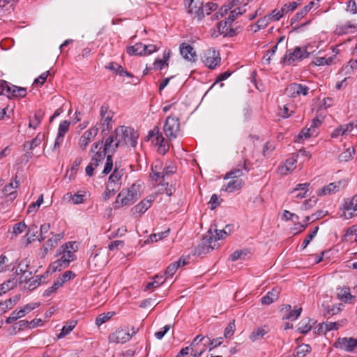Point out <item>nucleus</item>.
Here are the masks:
<instances>
[{
	"mask_svg": "<svg viewBox=\"0 0 357 357\" xmlns=\"http://www.w3.org/2000/svg\"><path fill=\"white\" fill-rule=\"evenodd\" d=\"M112 133L121 146L126 145L135 147L137 144L139 134L132 128L124 126H119Z\"/></svg>",
	"mask_w": 357,
	"mask_h": 357,
	"instance_id": "f257e3e1",
	"label": "nucleus"
},
{
	"mask_svg": "<svg viewBox=\"0 0 357 357\" xmlns=\"http://www.w3.org/2000/svg\"><path fill=\"white\" fill-rule=\"evenodd\" d=\"M119 146H121L120 144L116 140V137L112 132L105 141L101 140L93 143L91 147V152L103 154L102 159L104 160L106 154H111L113 156Z\"/></svg>",
	"mask_w": 357,
	"mask_h": 357,
	"instance_id": "f03ea898",
	"label": "nucleus"
},
{
	"mask_svg": "<svg viewBox=\"0 0 357 357\" xmlns=\"http://www.w3.org/2000/svg\"><path fill=\"white\" fill-rule=\"evenodd\" d=\"M215 235H211L206 238L202 244L196 248V253L198 255L208 253L213 250L216 246V241L222 239L227 236V233L225 230H215Z\"/></svg>",
	"mask_w": 357,
	"mask_h": 357,
	"instance_id": "7ed1b4c3",
	"label": "nucleus"
},
{
	"mask_svg": "<svg viewBox=\"0 0 357 357\" xmlns=\"http://www.w3.org/2000/svg\"><path fill=\"white\" fill-rule=\"evenodd\" d=\"M139 197L137 190L135 185L128 189H123L118 195L116 204L119 206L132 205Z\"/></svg>",
	"mask_w": 357,
	"mask_h": 357,
	"instance_id": "20e7f679",
	"label": "nucleus"
},
{
	"mask_svg": "<svg viewBox=\"0 0 357 357\" xmlns=\"http://www.w3.org/2000/svg\"><path fill=\"white\" fill-rule=\"evenodd\" d=\"M163 130L165 135L171 140L176 138L180 131V122L178 118L169 116L164 125Z\"/></svg>",
	"mask_w": 357,
	"mask_h": 357,
	"instance_id": "39448f33",
	"label": "nucleus"
},
{
	"mask_svg": "<svg viewBox=\"0 0 357 357\" xmlns=\"http://www.w3.org/2000/svg\"><path fill=\"white\" fill-rule=\"evenodd\" d=\"M309 54L306 47H296L292 52L291 50L287 52L282 58V62L290 65L294 61H301L308 57Z\"/></svg>",
	"mask_w": 357,
	"mask_h": 357,
	"instance_id": "423d86ee",
	"label": "nucleus"
},
{
	"mask_svg": "<svg viewBox=\"0 0 357 357\" xmlns=\"http://www.w3.org/2000/svg\"><path fill=\"white\" fill-rule=\"evenodd\" d=\"M74 245L75 243L68 242L61 246L57 251V256H60L61 259L70 264L71 261L76 259L74 254L76 249L74 248Z\"/></svg>",
	"mask_w": 357,
	"mask_h": 357,
	"instance_id": "0eeeda50",
	"label": "nucleus"
},
{
	"mask_svg": "<svg viewBox=\"0 0 357 357\" xmlns=\"http://www.w3.org/2000/svg\"><path fill=\"white\" fill-rule=\"evenodd\" d=\"M343 213L341 217L345 219H351L357 215V195L354 196L351 199L344 200L342 206Z\"/></svg>",
	"mask_w": 357,
	"mask_h": 357,
	"instance_id": "6e6552de",
	"label": "nucleus"
},
{
	"mask_svg": "<svg viewBox=\"0 0 357 357\" xmlns=\"http://www.w3.org/2000/svg\"><path fill=\"white\" fill-rule=\"evenodd\" d=\"M100 124L102 128V131L109 130L112 126V121L114 116V112L109 109L107 105H102L100 109Z\"/></svg>",
	"mask_w": 357,
	"mask_h": 357,
	"instance_id": "1a4fd4ad",
	"label": "nucleus"
},
{
	"mask_svg": "<svg viewBox=\"0 0 357 357\" xmlns=\"http://www.w3.org/2000/svg\"><path fill=\"white\" fill-rule=\"evenodd\" d=\"M219 52L213 48L208 49L204 54L203 62L210 69H214L220 62Z\"/></svg>",
	"mask_w": 357,
	"mask_h": 357,
	"instance_id": "9d476101",
	"label": "nucleus"
},
{
	"mask_svg": "<svg viewBox=\"0 0 357 357\" xmlns=\"http://www.w3.org/2000/svg\"><path fill=\"white\" fill-rule=\"evenodd\" d=\"M231 23L226 18L225 20H222L218 23V29L220 34L224 36L233 37L241 31V26H237L235 29L231 27Z\"/></svg>",
	"mask_w": 357,
	"mask_h": 357,
	"instance_id": "9b49d317",
	"label": "nucleus"
},
{
	"mask_svg": "<svg viewBox=\"0 0 357 357\" xmlns=\"http://www.w3.org/2000/svg\"><path fill=\"white\" fill-rule=\"evenodd\" d=\"M357 346V340L353 337H339L334 343L337 349L351 352Z\"/></svg>",
	"mask_w": 357,
	"mask_h": 357,
	"instance_id": "f8f14e48",
	"label": "nucleus"
},
{
	"mask_svg": "<svg viewBox=\"0 0 357 357\" xmlns=\"http://www.w3.org/2000/svg\"><path fill=\"white\" fill-rule=\"evenodd\" d=\"M132 338V335L129 331L125 329H118L114 333L110 334L108 337L109 342L112 343H125Z\"/></svg>",
	"mask_w": 357,
	"mask_h": 357,
	"instance_id": "ddd939ff",
	"label": "nucleus"
},
{
	"mask_svg": "<svg viewBox=\"0 0 357 357\" xmlns=\"http://www.w3.org/2000/svg\"><path fill=\"white\" fill-rule=\"evenodd\" d=\"M248 161V158H246L245 157H243L242 162H240L238 164L237 167L234 168L231 171L228 172L224 176V178H239V177L243 175V170H245V172L249 171V169L246 166V163Z\"/></svg>",
	"mask_w": 357,
	"mask_h": 357,
	"instance_id": "4468645a",
	"label": "nucleus"
},
{
	"mask_svg": "<svg viewBox=\"0 0 357 357\" xmlns=\"http://www.w3.org/2000/svg\"><path fill=\"white\" fill-rule=\"evenodd\" d=\"M98 132V128L93 126L85 131L79 139V146L82 149H85L90 142L96 137Z\"/></svg>",
	"mask_w": 357,
	"mask_h": 357,
	"instance_id": "2eb2a0df",
	"label": "nucleus"
},
{
	"mask_svg": "<svg viewBox=\"0 0 357 357\" xmlns=\"http://www.w3.org/2000/svg\"><path fill=\"white\" fill-rule=\"evenodd\" d=\"M123 175V169H120V167L115 162L114 169L112 174L109 176L108 178V184H111L114 188H117L120 189L121 186V178Z\"/></svg>",
	"mask_w": 357,
	"mask_h": 357,
	"instance_id": "dca6fc26",
	"label": "nucleus"
},
{
	"mask_svg": "<svg viewBox=\"0 0 357 357\" xmlns=\"http://www.w3.org/2000/svg\"><path fill=\"white\" fill-rule=\"evenodd\" d=\"M70 122L65 120L62 121L59 126L58 129V135L56 137L54 144V149H57L60 147L61 144L63 142L64 136L66 134V132L68 131L70 128Z\"/></svg>",
	"mask_w": 357,
	"mask_h": 357,
	"instance_id": "f3484780",
	"label": "nucleus"
},
{
	"mask_svg": "<svg viewBox=\"0 0 357 357\" xmlns=\"http://www.w3.org/2000/svg\"><path fill=\"white\" fill-rule=\"evenodd\" d=\"M106 262L107 259L105 257L101 255L100 251L92 255L88 261L89 268L95 270L103 267Z\"/></svg>",
	"mask_w": 357,
	"mask_h": 357,
	"instance_id": "a211bd4d",
	"label": "nucleus"
},
{
	"mask_svg": "<svg viewBox=\"0 0 357 357\" xmlns=\"http://www.w3.org/2000/svg\"><path fill=\"white\" fill-rule=\"evenodd\" d=\"M102 155L103 154L101 153H92L90 163L86 166L85 169L87 176H92L93 175L94 169L98 167L100 162L103 160Z\"/></svg>",
	"mask_w": 357,
	"mask_h": 357,
	"instance_id": "6ab92c4d",
	"label": "nucleus"
},
{
	"mask_svg": "<svg viewBox=\"0 0 357 357\" xmlns=\"http://www.w3.org/2000/svg\"><path fill=\"white\" fill-rule=\"evenodd\" d=\"M180 52L182 56L188 61H195L196 60V52L194 48L188 43H183L181 44Z\"/></svg>",
	"mask_w": 357,
	"mask_h": 357,
	"instance_id": "aec40b11",
	"label": "nucleus"
},
{
	"mask_svg": "<svg viewBox=\"0 0 357 357\" xmlns=\"http://www.w3.org/2000/svg\"><path fill=\"white\" fill-rule=\"evenodd\" d=\"M29 271L24 270V289H26L29 291H32L36 289L41 282V276H36L28 278V275H26Z\"/></svg>",
	"mask_w": 357,
	"mask_h": 357,
	"instance_id": "412c9836",
	"label": "nucleus"
},
{
	"mask_svg": "<svg viewBox=\"0 0 357 357\" xmlns=\"http://www.w3.org/2000/svg\"><path fill=\"white\" fill-rule=\"evenodd\" d=\"M153 200L154 198L151 197L150 199H144L141 201L132 208L133 215L144 213L151 207Z\"/></svg>",
	"mask_w": 357,
	"mask_h": 357,
	"instance_id": "4be33fe9",
	"label": "nucleus"
},
{
	"mask_svg": "<svg viewBox=\"0 0 357 357\" xmlns=\"http://www.w3.org/2000/svg\"><path fill=\"white\" fill-rule=\"evenodd\" d=\"M244 185V181L241 178L234 179L225 185L222 190L227 192H233L240 190Z\"/></svg>",
	"mask_w": 357,
	"mask_h": 357,
	"instance_id": "5701e85b",
	"label": "nucleus"
},
{
	"mask_svg": "<svg viewBox=\"0 0 357 357\" xmlns=\"http://www.w3.org/2000/svg\"><path fill=\"white\" fill-rule=\"evenodd\" d=\"M268 327L266 326L259 327L252 331V332L249 335V339L252 342L258 341L262 339L264 336L268 333Z\"/></svg>",
	"mask_w": 357,
	"mask_h": 357,
	"instance_id": "b1692460",
	"label": "nucleus"
},
{
	"mask_svg": "<svg viewBox=\"0 0 357 357\" xmlns=\"http://www.w3.org/2000/svg\"><path fill=\"white\" fill-rule=\"evenodd\" d=\"M45 112L42 109H38L33 113V116H29V127L36 129L40 123Z\"/></svg>",
	"mask_w": 357,
	"mask_h": 357,
	"instance_id": "393cba45",
	"label": "nucleus"
},
{
	"mask_svg": "<svg viewBox=\"0 0 357 357\" xmlns=\"http://www.w3.org/2000/svg\"><path fill=\"white\" fill-rule=\"evenodd\" d=\"M296 162L297 160L294 157H291L287 159L284 165L279 167L280 173L287 175L288 173L291 172L296 168Z\"/></svg>",
	"mask_w": 357,
	"mask_h": 357,
	"instance_id": "a878e982",
	"label": "nucleus"
},
{
	"mask_svg": "<svg viewBox=\"0 0 357 357\" xmlns=\"http://www.w3.org/2000/svg\"><path fill=\"white\" fill-rule=\"evenodd\" d=\"M106 68L112 70L114 73L119 75L120 76L132 77V75L130 73L124 70L123 68L117 63H109L107 66H106Z\"/></svg>",
	"mask_w": 357,
	"mask_h": 357,
	"instance_id": "bb28decb",
	"label": "nucleus"
},
{
	"mask_svg": "<svg viewBox=\"0 0 357 357\" xmlns=\"http://www.w3.org/2000/svg\"><path fill=\"white\" fill-rule=\"evenodd\" d=\"M340 182L331 183L327 185H325L321 189V191L319 192V195H329L335 193L340 190Z\"/></svg>",
	"mask_w": 357,
	"mask_h": 357,
	"instance_id": "cd10ccee",
	"label": "nucleus"
},
{
	"mask_svg": "<svg viewBox=\"0 0 357 357\" xmlns=\"http://www.w3.org/2000/svg\"><path fill=\"white\" fill-rule=\"evenodd\" d=\"M278 295L279 290L277 288L273 289L271 291H268L264 296L262 297L261 303L269 305L278 299Z\"/></svg>",
	"mask_w": 357,
	"mask_h": 357,
	"instance_id": "c85d7f7f",
	"label": "nucleus"
},
{
	"mask_svg": "<svg viewBox=\"0 0 357 357\" xmlns=\"http://www.w3.org/2000/svg\"><path fill=\"white\" fill-rule=\"evenodd\" d=\"M144 44L142 43H137L132 46L128 47L126 52L129 55L143 56L144 55Z\"/></svg>",
	"mask_w": 357,
	"mask_h": 357,
	"instance_id": "c756f323",
	"label": "nucleus"
},
{
	"mask_svg": "<svg viewBox=\"0 0 357 357\" xmlns=\"http://www.w3.org/2000/svg\"><path fill=\"white\" fill-rule=\"evenodd\" d=\"M19 186V183L17 181L15 182V185L13 183H10L8 185H6L3 189V192L5 196L10 197V199H13L16 197V188Z\"/></svg>",
	"mask_w": 357,
	"mask_h": 357,
	"instance_id": "7c9ffc66",
	"label": "nucleus"
},
{
	"mask_svg": "<svg viewBox=\"0 0 357 357\" xmlns=\"http://www.w3.org/2000/svg\"><path fill=\"white\" fill-rule=\"evenodd\" d=\"M69 266L68 264L63 261L62 259L59 258L56 261H53L49 267L47 272L54 273L56 271H60L63 268H67Z\"/></svg>",
	"mask_w": 357,
	"mask_h": 357,
	"instance_id": "2f4dec72",
	"label": "nucleus"
},
{
	"mask_svg": "<svg viewBox=\"0 0 357 357\" xmlns=\"http://www.w3.org/2000/svg\"><path fill=\"white\" fill-rule=\"evenodd\" d=\"M169 60V51L164 52L162 59H156L153 63V68L155 70H162L165 66H168V61Z\"/></svg>",
	"mask_w": 357,
	"mask_h": 357,
	"instance_id": "473e14b6",
	"label": "nucleus"
},
{
	"mask_svg": "<svg viewBox=\"0 0 357 357\" xmlns=\"http://www.w3.org/2000/svg\"><path fill=\"white\" fill-rule=\"evenodd\" d=\"M77 321L72 320L68 321L65 326H63L61 333L58 335V338H63L69 334L76 326Z\"/></svg>",
	"mask_w": 357,
	"mask_h": 357,
	"instance_id": "72a5a7b5",
	"label": "nucleus"
},
{
	"mask_svg": "<svg viewBox=\"0 0 357 357\" xmlns=\"http://www.w3.org/2000/svg\"><path fill=\"white\" fill-rule=\"evenodd\" d=\"M38 233V229L37 226L32 225L29 227L26 233V244L31 243L32 241H35L36 238L38 239V236H36Z\"/></svg>",
	"mask_w": 357,
	"mask_h": 357,
	"instance_id": "f704fd0d",
	"label": "nucleus"
},
{
	"mask_svg": "<svg viewBox=\"0 0 357 357\" xmlns=\"http://www.w3.org/2000/svg\"><path fill=\"white\" fill-rule=\"evenodd\" d=\"M188 13L193 16L194 19L202 20L204 17L203 4L201 6H196L188 10Z\"/></svg>",
	"mask_w": 357,
	"mask_h": 357,
	"instance_id": "c9c22d12",
	"label": "nucleus"
},
{
	"mask_svg": "<svg viewBox=\"0 0 357 357\" xmlns=\"http://www.w3.org/2000/svg\"><path fill=\"white\" fill-rule=\"evenodd\" d=\"M10 86V84L5 80L0 79V94L6 96L8 98L13 96V93Z\"/></svg>",
	"mask_w": 357,
	"mask_h": 357,
	"instance_id": "e433bc0d",
	"label": "nucleus"
},
{
	"mask_svg": "<svg viewBox=\"0 0 357 357\" xmlns=\"http://www.w3.org/2000/svg\"><path fill=\"white\" fill-rule=\"evenodd\" d=\"M165 280L166 278H165L163 275H156L154 278L153 281L150 282L146 284L145 289L149 290L151 289L158 287L165 282Z\"/></svg>",
	"mask_w": 357,
	"mask_h": 357,
	"instance_id": "4c0bfd02",
	"label": "nucleus"
},
{
	"mask_svg": "<svg viewBox=\"0 0 357 357\" xmlns=\"http://www.w3.org/2000/svg\"><path fill=\"white\" fill-rule=\"evenodd\" d=\"M310 351L311 347L309 344H303L296 348V354H294V357H305Z\"/></svg>",
	"mask_w": 357,
	"mask_h": 357,
	"instance_id": "58836bf2",
	"label": "nucleus"
},
{
	"mask_svg": "<svg viewBox=\"0 0 357 357\" xmlns=\"http://www.w3.org/2000/svg\"><path fill=\"white\" fill-rule=\"evenodd\" d=\"M312 320L308 319L307 321L303 320L298 324V327L297 328V331H299L302 334H306L307 333L312 327V325L311 324Z\"/></svg>",
	"mask_w": 357,
	"mask_h": 357,
	"instance_id": "ea45409f",
	"label": "nucleus"
},
{
	"mask_svg": "<svg viewBox=\"0 0 357 357\" xmlns=\"http://www.w3.org/2000/svg\"><path fill=\"white\" fill-rule=\"evenodd\" d=\"M337 296L340 300L344 302L349 301L353 298V296L350 293L349 289L347 287H343L340 289L337 292Z\"/></svg>",
	"mask_w": 357,
	"mask_h": 357,
	"instance_id": "a19ab883",
	"label": "nucleus"
},
{
	"mask_svg": "<svg viewBox=\"0 0 357 357\" xmlns=\"http://www.w3.org/2000/svg\"><path fill=\"white\" fill-rule=\"evenodd\" d=\"M20 299V296H15L14 299L9 298L5 302L0 303V311L1 312H6L8 309H10L13 307V303H15Z\"/></svg>",
	"mask_w": 357,
	"mask_h": 357,
	"instance_id": "79ce46f5",
	"label": "nucleus"
},
{
	"mask_svg": "<svg viewBox=\"0 0 357 357\" xmlns=\"http://www.w3.org/2000/svg\"><path fill=\"white\" fill-rule=\"evenodd\" d=\"M248 255V250H239L234 252L229 257L231 261H235L238 259H244L245 256Z\"/></svg>",
	"mask_w": 357,
	"mask_h": 357,
	"instance_id": "37998d69",
	"label": "nucleus"
},
{
	"mask_svg": "<svg viewBox=\"0 0 357 357\" xmlns=\"http://www.w3.org/2000/svg\"><path fill=\"white\" fill-rule=\"evenodd\" d=\"M119 189L114 188L111 184H107L105 190L102 194V198L104 200L109 199L112 196H114Z\"/></svg>",
	"mask_w": 357,
	"mask_h": 357,
	"instance_id": "c03bdc74",
	"label": "nucleus"
},
{
	"mask_svg": "<svg viewBox=\"0 0 357 357\" xmlns=\"http://www.w3.org/2000/svg\"><path fill=\"white\" fill-rule=\"evenodd\" d=\"M76 275L71 271L64 272L58 279V282L61 286L68 280L75 278Z\"/></svg>",
	"mask_w": 357,
	"mask_h": 357,
	"instance_id": "a18cd8bd",
	"label": "nucleus"
},
{
	"mask_svg": "<svg viewBox=\"0 0 357 357\" xmlns=\"http://www.w3.org/2000/svg\"><path fill=\"white\" fill-rule=\"evenodd\" d=\"M270 22L271 20L267 15L259 19L255 25V29H254V31L257 32L259 29H264Z\"/></svg>",
	"mask_w": 357,
	"mask_h": 357,
	"instance_id": "49530a36",
	"label": "nucleus"
},
{
	"mask_svg": "<svg viewBox=\"0 0 357 357\" xmlns=\"http://www.w3.org/2000/svg\"><path fill=\"white\" fill-rule=\"evenodd\" d=\"M169 231V229H167L164 231L153 234L149 236L148 241H150L151 242H157L159 240H162L168 236Z\"/></svg>",
	"mask_w": 357,
	"mask_h": 357,
	"instance_id": "de8ad7c7",
	"label": "nucleus"
},
{
	"mask_svg": "<svg viewBox=\"0 0 357 357\" xmlns=\"http://www.w3.org/2000/svg\"><path fill=\"white\" fill-rule=\"evenodd\" d=\"M43 202V195H40V196L38 198L37 201L34 203H32L29 206V208L27 209V213L31 214V213H36Z\"/></svg>",
	"mask_w": 357,
	"mask_h": 357,
	"instance_id": "09e8293b",
	"label": "nucleus"
},
{
	"mask_svg": "<svg viewBox=\"0 0 357 357\" xmlns=\"http://www.w3.org/2000/svg\"><path fill=\"white\" fill-rule=\"evenodd\" d=\"M354 153H355L354 149L349 148L344 152L342 153L339 155V160H340V161H344V162L349 161L352 158Z\"/></svg>",
	"mask_w": 357,
	"mask_h": 357,
	"instance_id": "8fccbe9b",
	"label": "nucleus"
},
{
	"mask_svg": "<svg viewBox=\"0 0 357 357\" xmlns=\"http://www.w3.org/2000/svg\"><path fill=\"white\" fill-rule=\"evenodd\" d=\"M245 12V9L243 8H237L231 10L227 18L229 22L232 23L238 15H243Z\"/></svg>",
	"mask_w": 357,
	"mask_h": 357,
	"instance_id": "3c124183",
	"label": "nucleus"
},
{
	"mask_svg": "<svg viewBox=\"0 0 357 357\" xmlns=\"http://www.w3.org/2000/svg\"><path fill=\"white\" fill-rule=\"evenodd\" d=\"M318 230H319V227H315L314 228V229L307 236V237L304 239V241L301 245V250H304L309 245L310 241L317 235Z\"/></svg>",
	"mask_w": 357,
	"mask_h": 357,
	"instance_id": "603ef678",
	"label": "nucleus"
},
{
	"mask_svg": "<svg viewBox=\"0 0 357 357\" xmlns=\"http://www.w3.org/2000/svg\"><path fill=\"white\" fill-rule=\"evenodd\" d=\"M114 312L103 313L98 316L96 319V324L100 326L107 321L113 316Z\"/></svg>",
	"mask_w": 357,
	"mask_h": 357,
	"instance_id": "864d4df0",
	"label": "nucleus"
},
{
	"mask_svg": "<svg viewBox=\"0 0 357 357\" xmlns=\"http://www.w3.org/2000/svg\"><path fill=\"white\" fill-rule=\"evenodd\" d=\"M236 326H235V321L232 320L229 323V324L227 326V327L225 329L224 332V337L225 338L231 337L235 331Z\"/></svg>",
	"mask_w": 357,
	"mask_h": 357,
	"instance_id": "5fc2aeb1",
	"label": "nucleus"
},
{
	"mask_svg": "<svg viewBox=\"0 0 357 357\" xmlns=\"http://www.w3.org/2000/svg\"><path fill=\"white\" fill-rule=\"evenodd\" d=\"M316 135L317 132L314 131V130L310 127L307 128L303 129L301 132L299 133L298 137L301 139H305Z\"/></svg>",
	"mask_w": 357,
	"mask_h": 357,
	"instance_id": "6e6d98bb",
	"label": "nucleus"
},
{
	"mask_svg": "<svg viewBox=\"0 0 357 357\" xmlns=\"http://www.w3.org/2000/svg\"><path fill=\"white\" fill-rule=\"evenodd\" d=\"M45 138L43 133L39 132L37 136L31 141L29 144V150H33L35 147L39 146Z\"/></svg>",
	"mask_w": 357,
	"mask_h": 357,
	"instance_id": "4d7b16f0",
	"label": "nucleus"
},
{
	"mask_svg": "<svg viewBox=\"0 0 357 357\" xmlns=\"http://www.w3.org/2000/svg\"><path fill=\"white\" fill-rule=\"evenodd\" d=\"M302 308H295L293 310H290L288 314L284 317L285 319H289L291 321L296 320L301 315Z\"/></svg>",
	"mask_w": 357,
	"mask_h": 357,
	"instance_id": "13d9d810",
	"label": "nucleus"
},
{
	"mask_svg": "<svg viewBox=\"0 0 357 357\" xmlns=\"http://www.w3.org/2000/svg\"><path fill=\"white\" fill-rule=\"evenodd\" d=\"M43 324V321L41 319H35L31 321L24 320V328L31 329L38 326H41Z\"/></svg>",
	"mask_w": 357,
	"mask_h": 357,
	"instance_id": "bf43d9fd",
	"label": "nucleus"
},
{
	"mask_svg": "<svg viewBox=\"0 0 357 357\" xmlns=\"http://www.w3.org/2000/svg\"><path fill=\"white\" fill-rule=\"evenodd\" d=\"M351 29L357 31V23H354L349 21L339 27L340 31L343 33L349 32V29Z\"/></svg>",
	"mask_w": 357,
	"mask_h": 357,
	"instance_id": "052dcab7",
	"label": "nucleus"
},
{
	"mask_svg": "<svg viewBox=\"0 0 357 357\" xmlns=\"http://www.w3.org/2000/svg\"><path fill=\"white\" fill-rule=\"evenodd\" d=\"M298 6V3H297L295 1L287 3L284 4V6L282 7V8H281L282 13H283V14L284 15L287 14L288 13L292 12L294 10H296V8H297Z\"/></svg>",
	"mask_w": 357,
	"mask_h": 357,
	"instance_id": "680f3d73",
	"label": "nucleus"
},
{
	"mask_svg": "<svg viewBox=\"0 0 357 357\" xmlns=\"http://www.w3.org/2000/svg\"><path fill=\"white\" fill-rule=\"evenodd\" d=\"M275 149V146L272 142H267L263 147V155L264 157L269 156L273 150Z\"/></svg>",
	"mask_w": 357,
	"mask_h": 357,
	"instance_id": "e2e57ef3",
	"label": "nucleus"
},
{
	"mask_svg": "<svg viewBox=\"0 0 357 357\" xmlns=\"http://www.w3.org/2000/svg\"><path fill=\"white\" fill-rule=\"evenodd\" d=\"M113 168V160L111 154L107 155L102 174H108Z\"/></svg>",
	"mask_w": 357,
	"mask_h": 357,
	"instance_id": "0e129e2a",
	"label": "nucleus"
},
{
	"mask_svg": "<svg viewBox=\"0 0 357 357\" xmlns=\"http://www.w3.org/2000/svg\"><path fill=\"white\" fill-rule=\"evenodd\" d=\"M179 267V262H174L170 264L166 271L165 275L167 277H172Z\"/></svg>",
	"mask_w": 357,
	"mask_h": 357,
	"instance_id": "69168bd1",
	"label": "nucleus"
},
{
	"mask_svg": "<svg viewBox=\"0 0 357 357\" xmlns=\"http://www.w3.org/2000/svg\"><path fill=\"white\" fill-rule=\"evenodd\" d=\"M296 89V83H292L286 88L285 92L289 97L295 98L298 96Z\"/></svg>",
	"mask_w": 357,
	"mask_h": 357,
	"instance_id": "338daca9",
	"label": "nucleus"
},
{
	"mask_svg": "<svg viewBox=\"0 0 357 357\" xmlns=\"http://www.w3.org/2000/svg\"><path fill=\"white\" fill-rule=\"evenodd\" d=\"M267 16L268 17L271 22V21H278V20H280L284 16V14H283V13H282L281 9L280 10L275 9L271 12V13L267 15Z\"/></svg>",
	"mask_w": 357,
	"mask_h": 357,
	"instance_id": "774afa93",
	"label": "nucleus"
}]
</instances>
